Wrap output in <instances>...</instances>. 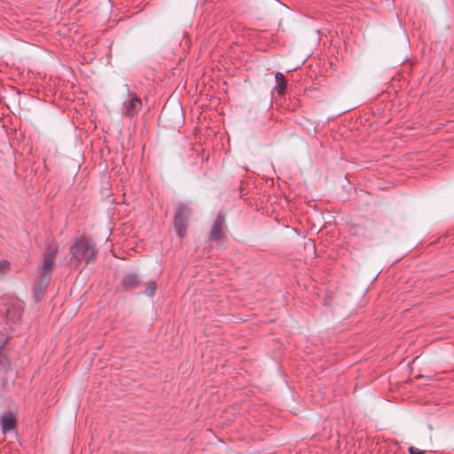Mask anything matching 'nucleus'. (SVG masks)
<instances>
[{
  "instance_id": "1",
  "label": "nucleus",
  "mask_w": 454,
  "mask_h": 454,
  "mask_svg": "<svg viewBox=\"0 0 454 454\" xmlns=\"http://www.w3.org/2000/svg\"><path fill=\"white\" fill-rule=\"evenodd\" d=\"M70 253L72 254L70 263L77 267L82 261L86 263L92 262L97 255V249L90 240L82 239L70 247Z\"/></svg>"
},
{
  "instance_id": "2",
  "label": "nucleus",
  "mask_w": 454,
  "mask_h": 454,
  "mask_svg": "<svg viewBox=\"0 0 454 454\" xmlns=\"http://www.w3.org/2000/svg\"><path fill=\"white\" fill-rule=\"evenodd\" d=\"M192 210L185 204H179L176 208L174 219V226L176 232L182 236L186 230V224L191 215Z\"/></svg>"
},
{
  "instance_id": "3",
  "label": "nucleus",
  "mask_w": 454,
  "mask_h": 454,
  "mask_svg": "<svg viewBox=\"0 0 454 454\" xmlns=\"http://www.w3.org/2000/svg\"><path fill=\"white\" fill-rule=\"evenodd\" d=\"M142 103L136 94L129 93L128 99L123 103L122 114L132 116L141 109Z\"/></svg>"
},
{
  "instance_id": "4",
  "label": "nucleus",
  "mask_w": 454,
  "mask_h": 454,
  "mask_svg": "<svg viewBox=\"0 0 454 454\" xmlns=\"http://www.w3.org/2000/svg\"><path fill=\"white\" fill-rule=\"evenodd\" d=\"M1 429L4 434L14 430L16 427V419L12 414L3 413L0 416Z\"/></svg>"
},
{
  "instance_id": "5",
  "label": "nucleus",
  "mask_w": 454,
  "mask_h": 454,
  "mask_svg": "<svg viewBox=\"0 0 454 454\" xmlns=\"http://www.w3.org/2000/svg\"><path fill=\"white\" fill-rule=\"evenodd\" d=\"M54 259L51 258V255H44L43 262L39 267V273L44 278L48 277L53 269Z\"/></svg>"
},
{
  "instance_id": "6",
  "label": "nucleus",
  "mask_w": 454,
  "mask_h": 454,
  "mask_svg": "<svg viewBox=\"0 0 454 454\" xmlns=\"http://www.w3.org/2000/svg\"><path fill=\"white\" fill-rule=\"evenodd\" d=\"M7 341V338L3 333H0V366L5 369L9 363L7 361L6 354L4 353V345Z\"/></svg>"
},
{
  "instance_id": "7",
  "label": "nucleus",
  "mask_w": 454,
  "mask_h": 454,
  "mask_svg": "<svg viewBox=\"0 0 454 454\" xmlns=\"http://www.w3.org/2000/svg\"><path fill=\"white\" fill-rule=\"evenodd\" d=\"M275 79L277 82L275 90L278 93H283L286 88V81L284 74L281 73H277L275 74Z\"/></svg>"
},
{
  "instance_id": "8",
  "label": "nucleus",
  "mask_w": 454,
  "mask_h": 454,
  "mask_svg": "<svg viewBox=\"0 0 454 454\" xmlns=\"http://www.w3.org/2000/svg\"><path fill=\"white\" fill-rule=\"evenodd\" d=\"M222 237V223L220 221H216L210 231V238L214 239H219Z\"/></svg>"
},
{
  "instance_id": "9",
  "label": "nucleus",
  "mask_w": 454,
  "mask_h": 454,
  "mask_svg": "<svg viewBox=\"0 0 454 454\" xmlns=\"http://www.w3.org/2000/svg\"><path fill=\"white\" fill-rule=\"evenodd\" d=\"M137 284V277L135 274H129L122 280L123 286L127 288L135 287Z\"/></svg>"
},
{
  "instance_id": "10",
  "label": "nucleus",
  "mask_w": 454,
  "mask_h": 454,
  "mask_svg": "<svg viewBox=\"0 0 454 454\" xmlns=\"http://www.w3.org/2000/svg\"><path fill=\"white\" fill-rule=\"evenodd\" d=\"M58 253V247L55 245H50L44 255H51V259H54Z\"/></svg>"
},
{
  "instance_id": "11",
  "label": "nucleus",
  "mask_w": 454,
  "mask_h": 454,
  "mask_svg": "<svg viewBox=\"0 0 454 454\" xmlns=\"http://www.w3.org/2000/svg\"><path fill=\"white\" fill-rule=\"evenodd\" d=\"M9 262L6 260H0V275L4 274L9 269Z\"/></svg>"
},
{
  "instance_id": "12",
  "label": "nucleus",
  "mask_w": 454,
  "mask_h": 454,
  "mask_svg": "<svg viewBox=\"0 0 454 454\" xmlns=\"http://www.w3.org/2000/svg\"><path fill=\"white\" fill-rule=\"evenodd\" d=\"M154 291H155L154 284H150L149 286L147 287V289L145 290V294L148 296H152L154 294Z\"/></svg>"
},
{
  "instance_id": "13",
  "label": "nucleus",
  "mask_w": 454,
  "mask_h": 454,
  "mask_svg": "<svg viewBox=\"0 0 454 454\" xmlns=\"http://www.w3.org/2000/svg\"><path fill=\"white\" fill-rule=\"evenodd\" d=\"M409 453L410 454H422V450H420L415 447H410Z\"/></svg>"
},
{
  "instance_id": "14",
  "label": "nucleus",
  "mask_w": 454,
  "mask_h": 454,
  "mask_svg": "<svg viewBox=\"0 0 454 454\" xmlns=\"http://www.w3.org/2000/svg\"><path fill=\"white\" fill-rule=\"evenodd\" d=\"M167 111H168V108L165 106V107L163 108V113H162V114H167Z\"/></svg>"
},
{
  "instance_id": "15",
  "label": "nucleus",
  "mask_w": 454,
  "mask_h": 454,
  "mask_svg": "<svg viewBox=\"0 0 454 454\" xmlns=\"http://www.w3.org/2000/svg\"><path fill=\"white\" fill-rule=\"evenodd\" d=\"M176 109H177V112H178V113H179V112H180V110H181V108H180L179 106H177V107H176Z\"/></svg>"
}]
</instances>
